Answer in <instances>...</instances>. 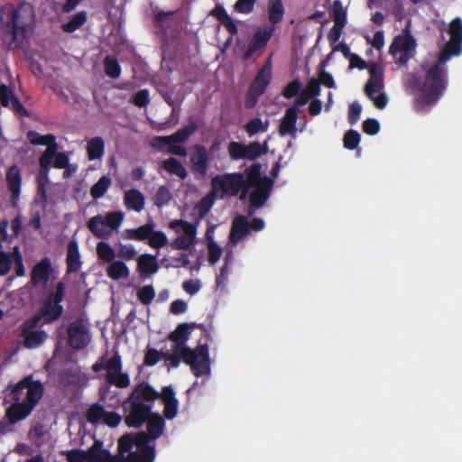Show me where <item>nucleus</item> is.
<instances>
[{"mask_svg": "<svg viewBox=\"0 0 462 462\" xmlns=\"http://www.w3.org/2000/svg\"><path fill=\"white\" fill-rule=\"evenodd\" d=\"M188 310V304L183 300H176L171 303L170 311L173 315H180Z\"/></svg>", "mask_w": 462, "mask_h": 462, "instance_id": "obj_63", "label": "nucleus"}, {"mask_svg": "<svg viewBox=\"0 0 462 462\" xmlns=\"http://www.w3.org/2000/svg\"><path fill=\"white\" fill-rule=\"evenodd\" d=\"M346 5H344L339 0H335L331 6V16L334 25L328 34V39L332 47L338 43L343 29L346 24Z\"/></svg>", "mask_w": 462, "mask_h": 462, "instance_id": "obj_14", "label": "nucleus"}, {"mask_svg": "<svg viewBox=\"0 0 462 462\" xmlns=\"http://www.w3.org/2000/svg\"><path fill=\"white\" fill-rule=\"evenodd\" d=\"M189 329L190 327L188 324H180L170 334L169 339L173 343L171 350L174 353L180 355L189 348L186 342L189 337Z\"/></svg>", "mask_w": 462, "mask_h": 462, "instance_id": "obj_23", "label": "nucleus"}, {"mask_svg": "<svg viewBox=\"0 0 462 462\" xmlns=\"http://www.w3.org/2000/svg\"><path fill=\"white\" fill-rule=\"evenodd\" d=\"M64 293V284L59 282L55 291L48 296L40 312L32 318L33 324H37L40 320H43L45 323L57 320L63 312V307L60 303Z\"/></svg>", "mask_w": 462, "mask_h": 462, "instance_id": "obj_9", "label": "nucleus"}, {"mask_svg": "<svg viewBox=\"0 0 462 462\" xmlns=\"http://www.w3.org/2000/svg\"><path fill=\"white\" fill-rule=\"evenodd\" d=\"M192 171L197 177H204L208 170V154L205 147L194 146L190 153Z\"/></svg>", "mask_w": 462, "mask_h": 462, "instance_id": "obj_20", "label": "nucleus"}, {"mask_svg": "<svg viewBox=\"0 0 462 462\" xmlns=\"http://www.w3.org/2000/svg\"><path fill=\"white\" fill-rule=\"evenodd\" d=\"M180 356L181 360L189 365L195 376L209 375L210 361L207 345L199 346L195 349L188 348Z\"/></svg>", "mask_w": 462, "mask_h": 462, "instance_id": "obj_11", "label": "nucleus"}, {"mask_svg": "<svg viewBox=\"0 0 462 462\" xmlns=\"http://www.w3.org/2000/svg\"><path fill=\"white\" fill-rule=\"evenodd\" d=\"M107 380L117 387L124 388L129 385L130 379L127 374L122 373L121 357L117 355L111 357L106 364Z\"/></svg>", "mask_w": 462, "mask_h": 462, "instance_id": "obj_16", "label": "nucleus"}, {"mask_svg": "<svg viewBox=\"0 0 462 462\" xmlns=\"http://www.w3.org/2000/svg\"><path fill=\"white\" fill-rule=\"evenodd\" d=\"M269 126V121H263L261 118H254L249 121L245 126L249 135H254L258 133H264Z\"/></svg>", "mask_w": 462, "mask_h": 462, "instance_id": "obj_45", "label": "nucleus"}, {"mask_svg": "<svg viewBox=\"0 0 462 462\" xmlns=\"http://www.w3.org/2000/svg\"><path fill=\"white\" fill-rule=\"evenodd\" d=\"M362 106L359 103L354 102L349 106L348 119L351 124H356L361 115Z\"/></svg>", "mask_w": 462, "mask_h": 462, "instance_id": "obj_62", "label": "nucleus"}, {"mask_svg": "<svg viewBox=\"0 0 462 462\" xmlns=\"http://www.w3.org/2000/svg\"><path fill=\"white\" fill-rule=\"evenodd\" d=\"M111 185V180L107 176H102L98 181L93 185L90 189V195L94 199H100L105 195L107 189Z\"/></svg>", "mask_w": 462, "mask_h": 462, "instance_id": "obj_44", "label": "nucleus"}, {"mask_svg": "<svg viewBox=\"0 0 462 462\" xmlns=\"http://www.w3.org/2000/svg\"><path fill=\"white\" fill-rule=\"evenodd\" d=\"M0 22L14 37L23 35L33 26V8L28 4L21 5L16 9L10 4L5 5L0 11Z\"/></svg>", "mask_w": 462, "mask_h": 462, "instance_id": "obj_3", "label": "nucleus"}, {"mask_svg": "<svg viewBox=\"0 0 462 462\" xmlns=\"http://www.w3.org/2000/svg\"><path fill=\"white\" fill-rule=\"evenodd\" d=\"M171 199L170 190L166 187H160L155 197L156 204L160 207L166 205Z\"/></svg>", "mask_w": 462, "mask_h": 462, "instance_id": "obj_57", "label": "nucleus"}, {"mask_svg": "<svg viewBox=\"0 0 462 462\" xmlns=\"http://www.w3.org/2000/svg\"><path fill=\"white\" fill-rule=\"evenodd\" d=\"M8 221L6 219L0 220V241L11 243L22 230V220L20 217H16L11 223V233L7 232Z\"/></svg>", "mask_w": 462, "mask_h": 462, "instance_id": "obj_28", "label": "nucleus"}, {"mask_svg": "<svg viewBox=\"0 0 462 462\" xmlns=\"http://www.w3.org/2000/svg\"><path fill=\"white\" fill-rule=\"evenodd\" d=\"M125 214L121 211H110L105 215H97L88 219L87 226L97 238L107 239L123 224Z\"/></svg>", "mask_w": 462, "mask_h": 462, "instance_id": "obj_5", "label": "nucleus"}, {"mask_svg": "<svg viewBox=\"0 0 462 462\" xmlns=\"http://www.w3.org/2000/svg\"><path fill=\"white\" fill-rule=\"evenodd\" d=\"M297 106H299L296 104L295 106L287 109L284 116L282 118L281 123L279 125V134L281 136L291 135L293 138L296 137V122L299 114V109Z\"/></svg>", "mask_w": 462, "mask_h": 462, "instance_id": "obj_22", "label": "nucleus"}, {"mask_svg": "<svg viewBox=\"0 0 462 462\" xmlns=\"http://www.w3.org/2000/svg\"><path fill=\"white\" fill-rule=\"evenodd\" d=\"M105 406H89L87 411V419L92 424H97L99 421H103L105 415Z\"/></svg>", "mask_w": 462, "mask_h": 462, "instance_id": "obj_52", "label": "nucleus"}, {"mask_svg": "<svg viewBox=\"0 0 462 462\" xmlns=\"http://www.w3.org/2000/svg\"><path fill=\"white\" fill-rule=\"evenodd\" d=\"M249 222L245 217H238L235 218L231 232H230V242L236 245L240 239L248 234Z\"/></svg>", "mask_w": 462, "mask_h": 462, "instance_id": "obj_30", "label": "nucleus"}, {"mask_svg": "<svg viewBox=\"0 0 462 462\" xmlns=\"http://www.w3.org/2000/svg\"><path fill=\"white\" fill-rule=\"evenodd\" d=\"M284 15V7L282 0H270L268 4V19L273 26L280 23Z\"/></svg>", "mask_w": 462, "mask_h": 462, "instance_id": "obj_39", "label": "nucleus"}, {"mask_svg": "<svg viewBox=\"0 0 462 462\" xmlns=\"http://www.w3.org/2000/svg\"><path fill=\"white\" fill-rule=\"evenodd\" d=\"M105 152V143L100 137H94L87 141V152L89 160L101 159Z\"/></svg>", "mask_w": 462, "mask_h": 462, "instance_id": "obj_38", "label": "nucleus"}, {"mask_svg": "<svg viewBox=\"0 0 462 462\" xmlns=\"http://www.w3.org/2000/svg\"><path fill=\"white\" fill-rule=\"evenodd\" d=\"M97 257L106 263H112L116 258V252L113 247L106 242L101 241L97 245Z\"/></svg>", "mask_w": 462, "mask_h": 462, "instance_id": "obj_41", "label": "nucleus"}, {"mask_svg": "<svg viewBox=\"0 0 462 462\" xmlns=\"http://www.w3.org/2000/svg\"><path fill=\"white\" fill-rule=\"evenodd\" d=\"M37 324H33L32 319L28 320L23 327V336L24 346L28 348H35L41 346L47 338L43 330L34 329Z\"/></svg>", "mask_w": 462, "mask_h": 462, "instance_id": "obj_21", "label": "nucleus"}, {"mask_svg": "<svg viewBox=\"0 0 462 462\" xmlns=\"http://www.w3.org/2000/svg\"><path fill=\"white\" fill-rule=\"evenodd\" d=\"M88 459L90 462H122L120 459L113 457L106 449H102V442L96 440L93 446L88 449Z\"/></svg>", "mask_w": 462, "mask_h": 462, "instance_id": "obj_27", "label": "nucleus"}, {"mask_svg": "<svg viewBox=\"0 0 462 462\" xmlns=\"http://www.w3.org/2000/svg\"><path fill=\"white\" fill-rule=\"evenodd\" d=\"M268 147L266 142L263 144H261L257 142H254L249 145H246L245 159L254 160L260 155L266 153Z\"/></svg>", "mask_w": 462, "mask_h": 462, "instance_id": "obj_46", "label": "nucleus"}, {"mask_svg": "<svg viewBox=\"0 0 462 462\" xmlns=\"http://www.w3.org/2000/svg\"><path fill=\"white\" fill-rule=\"evenodd\" d=\"M272 187L273 181L266 177L262 178L258 168L255 167L249 171L246 180L242 174L229 173L216 176L211 180L213 195L217 198L235 196L243 188L241 199L248 195L251 207L255 208L264 204L269 198Z\"/></svg>", "mask_w": 462, "mask_h": 462, "instance_id": "obj_2", "label": "nucleus"}, {"mask_svg": "<svg viewBox=\"0 0 462 462\" xmlns=\"http://www.w3.org/2000/svg\"><path fill=\"white\" fill-rule=\"evenodd\" d=\"M118 257L124 261H131L136 258L137 251L135 250L134 245L131 244H122L118 245Z\"/></svg>", "mask_w": 462, "mask_h": 462, "instance_id": "obj_48", "label": "nucleus"}, {"mask_svg": "<svg viewBox=\"0 0 462 462\" xmlns=\"http://www.w3.org/2000/svg\"><path fill=\"white\" fill-rule=\"evenodd\" d=\"M169 227L175 234V238L170 244L171 249L191 251L195 248L198 240L196 224L175 219L169 223Z\"/></svg>", "mask_w": 462, "mask_h": 462, "instance_id": "obj_6", "label": "nucleus"}, {"mask_svg": "<svg viewBox=\"0 0 462 462\" xmlns=\"http://www.w3.org/2000/svg\"><path fill=\"white\" fill-rule=\"evenodd\" d=\"M369 80L365 84V92L378 109H383L388 103V97L383 90V69L378 64L368 67Z\"/></svg>", "mask_w": 462, "mask_h": 462, "instance_id": "obj_8", "label": "nucleus"}, {"mask_svg": "<svg viewBox=\"0 0 462 462\" xmlns=\"http://www.w3.org/2000/svg\"><path fill=\"white\" fill-rule=\"evenodd\" d=\"M124 202L129 210L140 212L144 208V197L137 189H130L125 193Z\"/></svg>", "mask_w": 462, "mask_h": 462, "instance_id": "obj_34", "label": "nucleus"}, {"mask_svg": "<svg viewBox=\"0 0 462 462\" xmlns=\"http://www.w3.org/2000/svg\"><path fill=\"white\" fill-rule=\"evenodd\" d=\"M137 271L142 277H148L155 274L159 270L157 257L150 254H143L136 259Z\"/></svg>", "mask_w": 462, "mask_h": 462, "instance_id": "obj_25", "label": "nucleus"}, {"mask_svg": "<svg viewBox=\"0 0 462 462\" xmlns=\"http://www.w3.org/2000/svg\"><path fill=\"white\" fill-rule=\"evenodd\" d=\"M154 297L155 290L152 285H144L137 291V298L144 305L152 303Z\"/></svg>", "mask_w": 462, "mask_h": 462, "instance_id": "obj_47", "label": "nucleus"}, {"mask_svg": "<svg viewBox=\"0 0 462 462\" xmlns=\"http://www.w3.org/2000/svg\"><path fill=\"white\" fill-rule=\"evenodd\" d=\"M208 261L210 264H216L221 258L223 251L221 246L212 238L208 236Z\"/></svg>", "mask_w": 462, "mask_h": 462, "instance_id": "obj_42", "label": "nucleus"}, {"mask_svg": "<svg viewBox=\"0 0 462 462\" xmlns=\"http://www.w3.org/2000/svg\"><path fill=\"white\" fill-rule=\"evenodd\" d=\"M273 32V26H263L259 28L249 43L248 50L245 54V59H249L250 56L257 51L262 52L266 47L269 40L272 38Z\"/></svg>", "mask_w": 462, "mask_h": 462, "instance_id": "obj_18", "label": "nucleus"}, {"mask_svg": "<svg viewBox=\"0 0 462 462\" xmlns=\"http://www.w3.org/2000/svg\"><path fill=\"white\" fill-rule=\"evenodd\" d=\"M121 236L125 240H147V244L152 248L156 249H160L168 244V237L166 234L161 230H155V224L153 221H149L137 228L125 229L122 232Z\"/></svg>", "mask_w": 462, "mask_h": 462, "instance_id": "obj_7", "label": "nucleus"}, {"mask_svg": "<svg viewBox=\"0 0 462 462\" xmlns=\"http://www.w3.org/2000/svg\"><path fill=\"white\" fill-rule=\"evenodd\" d=\"M320 84L328 88L336 87L333 77L326 71H321L318 79H311L301 90L297 99V105L302 106L311 98L318 97L320 93Z\"/></svg>", "mask_w": 462, "mask_h": 462, "instance_id": "obj_13", "label": "nucleus"}, {"mask_svg": "<svg viewBox=\"0 0 462 462\" xmlns=\"http://www.w3.org/2000/svg\"><path fill=\"white\" fill-rule=\"evenodd\" d=\"M140 454L142 462H153L155 458V448L154 447H144L143 448L137 449Z\"/></svg>", "mask_w": 462, "mask_h": 462, "instance_id": "obj_60", "label": "nucleus"}, {"mask_svg": "<svg viewBox=\"0 0 462 462\" xmlns=\"http://www.w3.org/2000/svg\"><path fill=\"white\" fill-rule=\"evenodd\" d=\"M201 288L202 283L199 279H190L182 282L183 291L190 296L197 294Z\"/></svg>", "mask_w": 462, "mask_h": 462, "instance_id": "obj_53", "label": "nucleus"}, {"mask_svg": "<svg viewBox=\"0 0 462 462\" xmlns=\"http://www.w3.org/2000/svg\"><path fill=\"white\" fill-rule=\"evenodd\" d=\"M158 397V393L145 383H140L132 393V404H141L142 402H152Z\"/></svg>", "mask_w": 462, "mask_h": 462, "instance_id": "obj_29", "label": "nucleus"}, {"mask_svg": "<svg viewBox=\"0 0 462 462\" xmlns=\"http://www.w3.org/2000/svg\"><path fill=\"white\" fill-rule=\"evenodd\" d=\"M161 358H162V354L153 348H149L144 356V365L152 366L156 365Z\"/></svg>", "mask_w": 462, "mask_h": 462, "instance_id": "obj_58", "label": "nucleus"}, {"mask_svg": "<svg viewBox=\"0 0 462 462\" xmlns=\"http://www.w3.org/2000/svg\"><path fill=\"white\" fill-rule=\"evenodd\" d=\"M106 74L113 79H116L121 74V69L117 61L111 58L106 57L104 61Z\"/></svg>", "mask_w": 462, "mask_h": 462, "instance_id": "obj_49", "label": "nucleus"}, {"mask_svg": "<svg viewBox=\"0 0 462 462\" xmlns=\"http://www.w3.org/2000/svg\"><path fill=\"white\" fill-rule=\"evenodd\" d=\"M52 272L50 259L45 258L34 265L31 272V280L33 285L45 284Z\"/></svg>", "mask_w": 462, "mask_h": 462, "instance_id": "obj_24", "label": "nucleus"}, {"mask_svg": "<svg viewBox=\"0 0 462 462\" xmlns=\"http://www.w3.org/2000/svg\"><path fill=\"white\" fill-rule=\"evenodd\" d=\"M161 168L167 173L175 175L181 180L186 179L188 176V171L184 165L173 157L162 161Z\"/></svg>", "mask_w": 462, "mask_h": 462, "instance_id": "obj_36", "label": "nucleus"}, {"mask_svg": "<svg viewBox=\"0 0 462 462\" xmlns=\"http://www.w3.org/2000/svg\"><path fill=\"white\" fill-rule=\"evenodd\" d=\"M255 0H237L235 4V11L239 14H249L253 11Z\"/></svg>", "mask_w": 462, "mask_h": 462, "instance_id": "obj_56", "label": "nucleus"}, {"mask_svg": "<svg viewBox=\"0 0 462 462\" xmlns=\"http://www.w3.org/2000/svg\"><path fill=\"white\" fill-rule=\"evenodd\" d=\"M416 41L408 30L395 36L390 45L389 53L395 63L405 65L416 53Z\"/></svg>", "mask_w": 462, "mask_h": 462, "instance_id": "obj_10", "label": "nucleus"}, {"mask_svg": "<svg viewBox=\"0 0 462 462\" xmlns=\"http://www.w3.org/2000/svg\"><path fill=\"white\" fill-rule=\"evenodd\" d=\"M69 344L74 348H82L86 346L90 336L87 326L82 321L72 323L69 328Z\"/></svg>", "mask_w": 462, "mask_h": 462, "instance_id": "obj_19", "label": "nucleus"}, {"mask_svg": "<svg viewBox=\"0 0 462 462\" xmlns=\"http://www.w3.org/2000/svg\"><path fill=\"white\" fill-rule=\"evenodd\" d=\"M228 152L230 157L234 160L245 159L246 145L237 142H232L228 145Z\"/></svg>", "mask_w": 462, "mask_h": 462, "instance_id": "obj_51", "label": "nucleus"}, {"mask_svg": "<svg viewBox=\"0 0 462 462\" xmlns=\"http://www.w3.org/2000/svg\"><path fill=\"white\" fill-rule=\"evenodd\" d=\"M122 420V416L115 411H106L103 421L109 427H116Z\"/></svg>", "mask_w": 462, "mask_h": 462, "instance_id": "obj_59", "label": "nucleus"}, {"mask_svg": "<svg viewBox=\"0 0 462 462\" xmlns=\"http://www.w3.org/2000/svg\"><path fill=\"white\" fill-rule=\"evenodd\" d=\"M363 130L368 134H375L380 130L379 122L375 119H367L363 123Z\"/></svg>", "mask_w": 462, "mask_h": 462, "instance_id": "obj_64", "label": "nucleus"}, {"mask_svg": "<svg viewBox=\"0 0 462 462\" xmlns=\"http://www.w3.org/2000/svg\"><path fill=\"white\" fill-rule=\"evenodd\" d=\"M450 40L445 45L439 60L434 64H424L418 76H412L406 81L416 98L419 110H427L439 100L447 86L446 71L443 68L452 56L462 51V19L455 18L449 24Z\"/></svg>", "mask_w": 462, "mask_h": 462, "instance_id": "obj_1", "label": "nucleus"}, {"mask_svg": "<svg viewBox=\"0 0 462 462\" xmlns=\"http://www.w3.org/2000/svg\"><path fill=\"white\" fill-rule=\"evenodd\" d=\"M134 445V439L128 434L122 436L118 440L119 450L123 453L130 452Z\"/></svg>", "mask_w": 462, "mask_h": 462, "instance_id": "obj_61", "label": "nucleus"}, {"mask_svg": "<svg viewBox=\"0 0 462 462\" xmlns=\"http://www.w3.org/2000/svg\"><path fill=\"white\" fill-rule=\"evenodd\" d=\"M43 393L42 383L27 377L12 388L6 396V402L10 404H36Z\"/></svg>", "mask_w": 462, "mask_h": 462, "instance_id": "obj_4", "label": "nucleus"}, {"mask_svg": "<svg viewBox=\"0 0 462 462\" xmlns=\"http://www.w3.org/2000/svg\"><path fill=\"white\" fill-rule=\"evenodd\" d=\"M232 260L231 254H227L225 258V264L220 269L219 274L216 278L217 288L224 290L226 287L229 276L228 263Z\"/></svg>", "mask_w": 462, "mask_h": 462, "instance_id": "obj_43", "label": "nucleus"}, {"mask_svg": "<svg viewBox=\"0 0 462 462\" xmlns=\"http://www.w3.org/2000/svg\"><path fill=\"white\" fill-rule=\"evenodd\" d=\"M8 189L12 193V202L16 206L21 192L22 177L20 170L16 166L11 167L6 174Z\"/></svg>", "mask_w": 462, "mask_h": 462, "instance_id": "obj_26", "label": "nucleus"}, {"mask_svg": "<svg viewBox=\"0 0 462 462\" xmlns=\"http://www.w3.org/2000/svg\"><path fill=\"white\" fill-rule=\"evenodd\" d=\"M35 406H8L5 417L10 424H15L18 421L27 418Z\"/></svg>", "mask_w": 462, "mask_h": 462, "instance_id": "obj_37", "label": "nucleus"}, {"mask_svg": "<svg viewBox=\"0 0 462 462\" xmlns=\"http://www.w3.org/2000/svg\"><path fill=\"white\" fill-rule=\"evenodd\" d=\"M215 198L217 197L213 195V190L211 189V192L203 197L200 199V201L195 206L194 214L198 216L199 218L205 217L214 205Z\"/></svg>", "mask_w": 462, "mask_h": 462, "instance_id": "obj_40", "label": "nucleus"}, {"mask_svg": "<svg viewBox=\"0 0 462 462\" xmlns=\"http://www.w3.org/2000/svg\"><path fill=\"white\" fill-rule=\"evenodd\" d=\"M67 264L69 272H78L81 267V258L78 243L75 240L68 244Z\"/></svg>", "mask_w": 462, "mask_h": 462, "instance_id": "obj_35", "label": "nucleus"}, {"mask_svg": "<svg viewBox=\"0 0 462 462\" xmlns=\"http://www.w3.org/2000/svg\"><path fill=\"white\" fill-rule=\"evenodd\" d=\"M360 142V134L356 131H348L344 136V145L347 149H355Z\"/></svg>", "mask_w": 462, "mask_h": 462, "instance_id": "obj_55", "label": "nucleus"}, {"mask_svg": "<svg viewBox=\"0 0 462 462\" xmlns=\"http://www.w3.org/2000/svg\"><path fill=\"white\" fill-rule=\"evenodd\" d=\"M107 276L115 281L127 279L130 276V269L121 260H115L106 269Z\"/></svg>", "mask_w": 462, "mask_h": 462, "instance_id": "obj_33", "label": "nucleus"}, {"mask_svg": "<svg viewBox=\"0 0 462 462\" xmlns=\"http://www.w3.org/2000/svg\"><path fill=\"white\" fill-rule=\"evenodd\" d=\"M27 138L31 143L35 145H46L47 149L40 160L42 171L44 175H47L48 171L51 165L52 157L57 150L55 143V136L52 134L42 135L37 132L31 131L27 134Z\"/></svg>", "mask_w": 462, "mask_h": 462, "instance_id": "obj_12", "label": "nucleus"}, {"mask_svg": "<svg viewBox=\"0 0 462 462\" xmlns=\"http://www.w3.org/2000/svg\"><path fill=\"white\" fill-rule=\"evenodd\" d=\"M0 100L3 106H10L15 112L19 114H24L25 109L19 100L14 97L13 91L6 86H0Z\"/></svg>", "mask_w": 462, "mask_h": 462, "instance_id": "obj_32", "label": "nucleus"}, {"mask_svg": "<svg viewBox=\"0 0 462 462\" xmlns=\"http://www.w3.org/2000/svg\"><path fill=\"white\" fill-rule=\"evenodd\" d=\"M125 410V423L129 428H141L151 417L152 406H123Z\"/></svg>", "mask_w": 462, "mask_h": 462, "instance_id": "obj_17", "label": "nucleus"}, {"mask_svg": "<svg viewBox=\"0 0 462 462\" xmlns=\"http://www.w3.org/2000/svg\"><path fill=\"white\" fill-rule=\"evenodd\" d=\"M272 60L269 58L263 64V68L257 73L254 80L250 88V95L252 99L246 101V106H253L258 97H260L266 89L272 79Z\"/></svg>", "mask_w": 462, "mask_h": 462, "instance_id": "obj_15", "label": "nucleus"}, {"mask_svg": "<svg viewBox=\"0 0 462 462\" xmlns=\"http://www.w3.org/2000/svg\"><path fill=\"white\" fill-rule=\"evenodd\" d=\"M145 423L147 435L151 439H157L162 434L165 427V421L162 415L152 412L151 417Z\"/></svg>", "mask_w": 462, "mask_h": 462, "instance_id": "obj_31", "label": "nucleus"}, {"mask_svg": "<svg viewBox=\"0 0 462 462\" xmlns=\"http://www.w3.org/2000/svg\"><path fill=\"white\" fill-rule=\"evenodd\" d=\"M193 130L189 127L181 128L177 131L175 134L169 136L170 142H174L177 143H182L188 140L189 135L192 134Z\"/></svg>", "mask_w": 462, "mask_h": 462, "instance_id": "obj_54", "label": "nucleus"}, {"mask_svg": "<svg viewBox=\"0 0 462 462\" xmlns=\"http://www.w3.org/2000/svg\"><path fill=\"white\" fill-rule=\"evenodd\" d=\"M86 22V14L81 12L75 14L72 19L62 25L66 32H72Z\"/></svg>", "mask_w": 462, "mask_h": 462, "instance_id": "obj_50", "label": "nucleus"}]
</instances>
